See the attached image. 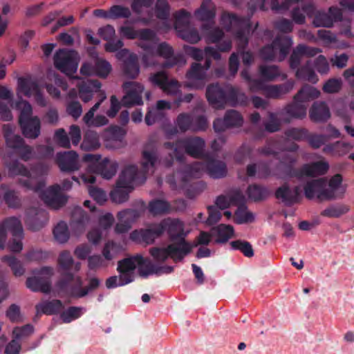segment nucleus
<instances>
[{
    "label": "nucleus",
    "mask_w": 354,
    "mask_h": 354,
    "mask_svg": "<svg viewBox=\"0 0 354 354\" xmlns=\"http://www.w3.org/2000/svg\"><path fill=\"white\" fill-rule=\"evenodd\" d=\"M15 108L19 111V122L30 119L32 114L31 105L25 100H19L15 104Z\"/></svg>",
    "instance_id": "obj_61"
},
{
    "label": "nucleus",
    "mask_w": 354,
    "mask_h": 354,
    "mask_svg": "<svg viewBox=\"0 0 354 354\" xmlns=\"http://www.w3.org/2000/svg\"><path fill=\"white\" fill-rule=\"evenodd\" d=\"M23 135L29 139H36L40 135L41 122L38 117L19 122Z\"/></svg>",
    "instance_id": "obj_31"
},
{
    "label": "nucleus",
    "mask_w": 354,
    "mask_h": 354,
    "mask_svg": "<svg viewBox=\"0 0 354 354\" xmlns=\"http://www.w3.org/2000/svg\"><path fill=\"white\" fill-rule=\"evenodd\" d=\"M353 149V145L347 142H337L333 145H328L324 148V151L326 153L332 152L336 156H344Z\"/></svg>",
    "instance_id": "obj_57"
},
{
    "label": "nucleus",
    "mask_w": 354,
    "mask_h": 354,
    "mask_svg": "<svg viewBox=\"0 0 354 354\" xmlns=\"http://www.w3.org/2000/svg\"><path fill=\"white\" fill-rule=\"evenodd\" d=\"M309 117L314 122H325L330 118V112L325 102H315L309 111Z\"/></svg>",
    "instance_id": "obj_32"
},
{
    "label": "nucleus",
    "mask_w": 354,
    "mask_h": 354,
    "mask_svg": "<svg viewBox=\"0 0 354 354\" xmlns=\"http://www.w3.org/2000/svg\"><path fill=\"white\" fill-rule=\"evenodd\" d=\"M315 12V6L313 4H308L301 9L296 8L292 11L291 17L292 20L298 24H303L306 21L305 14L309 17H313Z\"/></svg>",
    "instance_id": "obj_45"
},
{
    "label": "nucleus",
    "mask_w": 354,
    "mask_h": 354,
    "mask_svg": "<svg viewBox=\"0 0 354 354\" xmlns=\"http://www.w3.org/2000/svg\"><path fill=\"white\" fill-rule=\"evenodd\" d=\"M153 12L158 19L167 20L171 12V7L167 0H156L153 7Z\"/></svg>",
    "instance_id": "obj_51"
},
{
    "label": "nucleus",
    "mask_w": 354,
    "mask_h": 354,
    "mask_svg": "<svg viewBox=\"0 0 354 354\" xmlns=\"http://www.w3.org/2000/svg\"><path fill=\"white\" fill-rule=\"evenodd\" d=\"M112 71L110 63L102 57H96L95 59V75L100 77L106 78Z\"/></svg>",
    "instance_id": "obj_56"
},
{
    "label": "nucleus",
    "mask_w": 354,
    "mask_h": 354,
    "mask_svg": "<svg viewBox=\"0 0 354 354\" xmlns=\"http://www.w3.org/2000/svg\"><path fill=\"white\" fill-rule=\"evenodd\" d=\"M230 245L232 249L241 251L245 257H252L254 256V250L252 245L243 240H236L230 242Z\"/></svg>",
    "instance_id": "obj_63"
},
{
    "label": "nucleus",
    "mask_w": 354,
    "mask_h": 354,
    "mask_svg": "<svg viewBox=\"0 0 354 354\" xmlns=\"http://www.w3.org/2000/svg\"><path fill=\"white\" fill-rule=\"evenodd\" d=\"M47 221V215L44 211L32 209L28 212L26 223L32 230H38Z\"/></svg>",
    "instance_id": "obj_36"
},
{
    "label": "nucleus",
    "mask_w": 354,
    "mask_h": 354,
    "mask_svg": "<svg viewBox=\"0 0 354 354\" xmlns=\"http://www.w3.org/2000/svg\"><path fill=\"white\" fill-rule=\"evenodd\" d=\"M120 59H124L123 71L131 79H136L140 73L138 56L127 49H123L117 53Z\"/></svg>",
    "instance_id": "obj_21"
},
{
    "label": "nucleus",
    "mask_w": 354,
    "mask_h": 354,
    "mask_svg": "<svg viewBox=\"0 0 354 354\" xmlns=\"http://www.w3.org/2000/svg\"><path fill=\"white\" fill-rule=\"evenodd\" d=\"M320 95L319 91L316 88L305 85L294 96L295 102H306L317 98Z\"/></svg>",
    "instance_id": "obj_40"
},
{
    "label": "nucleus",
    "mask_w": 354,
    "mask_h": 354,
    "mask_svg": "<svg viewBox=\"0 0 354 354\" xmlns=\"http://www.w3.org/2000/svg\"><path fill=\"white\" fill-rule=\"evenodd\" d=\"M133 189L120 187L117 183V186L110 194L111 200L115 203H122L128 201L129 194Z\"/></svg>",
    "instance_id": "obj_58"
},
{
    "label": "nucleus",
    "mask_w": 354,
    "mask_h": 354,
    "mask_svg": "<svg viewBox=\"0 0 354 354\" xmlns=\"http://www.w3.org/2000/svg\"><path fill=\"white\" fill-rule=\"evenodd\" d=\"M125 95L122 99V104L124 106L140 105L142 103V93L144 86L137 82H125L122 84Z\"/></svg>",
    "instance_id": "obj_14"
},
{
    "label": "nucleus",
    "mask_w": 354,
    "mask_h": 354,
    "mask_svg": "<svg viewBox=\"0 0 354 354\" xmlns=\"http://www.w3.org/2000/svg\"><path fill=\"white\" fill-rule=\"evenodd\" d=\"M57 163L62 171L73 172L81 168L79 155L75 151H68L57 154Z\"/></svg>",
    "instance_id": "obj_20"
},
{
    "label": "nucleus",
    "mask_w": 354,
    "mask_h": 354,
    "mask_svg": "<svg viewBox=\"0 0 354 354\" xmlns=\"http://www.w3.org/2000/svg\"><path fill=\"white\" fill-rule=\"evenodd\" d=\"M314 19L313 24L315 27L333 26L334 22L339 21L342 17V10L337 7L332 6L328 9V12L322 10H316L313 14Z\"/></svg>",
    "instance_id": "obj_15"
},
{
    "label": "nucleus",
    "mask_w": 354,
    "mask_h": 354,
    "mask_svg": "<svg viewBox=\"0 0 354 354\" xmlns=\"http://www.w3.org/2000/svg\"><path fill=\"white\" fill-rule=\"evenodd\" d=\"M61 187L54 185L44 191L41 189L39 192L40 197L44 203L53 209H59L66 203V198L60 193Z\"/></svg>",
    "instance_id": "obj_17"
},
{
    "label": "nucleus",
    "mask_w": 354,
    "mask_h": 354,
    "mask_svg": "<svg viewBox=\"0 0 354 354\" xmlns=\"http://www.w3.org/2000/svg\"><path fill=\"white\" fill-rule=\"evenodd\" d=\"M194 15L201 21H208L214 17V6L209 0H204Z\"/></svg>",
    "instance_id": "obj_43"
},
{
    "label": "nucleus",
    "mask_w": 354,
    "mask_h": 354,
    "mask_svg": "<svg viewBox=\"0 0 354 354\" xmlns=\"http://www.w3.org/2000/svg\"><path fill=\"white\" fill-rule=\"evenodd\" d=\"M254 220L252 212L248 210L246 207L242 205L238 207L235 212L234 221L239 224L250 223Z\"/></svg>",
    "instance_id": "obj_64"
},
{
    "label": "nucleus",
    "mask_w": 354,
    "mask_h": 354,
    "mask_svg": "<svg viewBox=\"0 0 354 354\" xmlns=\"http://www.w3.org/2000/svg\"><path fill=\"white\" fill-rule=\"evenodd\" d=\"M72 283L73 285L69 290L71 295L73 297L80 298L86 296L90 291L96 289L99 286L100 281L97 278H92L90 279L88 285L83 288H82V285L79 286L76 283Z\"/></svg>",
    "instance_id": "obj_38"
},
{
    "label": "nucleus",
    "mask_w": 354,
    "mask_h": 354,
    "mask_svg": "<svg viewBox=\"0 0 354 354\" xmlns=\"http://www.w3.org/2000/svg\"><path fill=\"white\" fill-rule=\"evenodd\" d=\"M177 32L178 35L180 38L192 44L197 43L201 39L198 31L195 28H192L189 26H187L186 28H184V29H182L178 31Z\"/></svg>",
    "instance_id": "obj_60"
},
{
    "label": "nucleus",
    "mask_w": 354,
    "mask_h": 354,
    "mask_svg": "<svg viewBox=\"0 0 354 354\" xmlns=\"http://www.w3.org/2000/svg\"><path fill=\"white\" fill-rule=\"evenodd\" d=\"M192 251V246L184 239L178 242H173L166 248H152L149 250L150 254L157 262H165L169 257L174 261H181Z\"/></svg>",
    "instance_id": "obj_4"
},
{
    "label": "nucleus",
    "mask_w": 354,
    "mask_h": 354,
    "mask_svg": "<svg viewBox=\"0 0 354 354\" xmlns=\"http://www.w3.org/2000/svg\"><path fill=\"white\" fill-rule=\"evenodd\" d=\"M160 225L162 226V233L167 230L173 242L185 240L186 233L184 232V224L180 220L167 218L160 222Z\"/></svg>",
    "instance_id": "obj_25"
},
{
    "label": "nucleus",
    "mask_w": 354,
    "mask_h": 354,
    "mask_svg": "<svg viewBox=\"0 0 354 354\" xmlns=\"http://www.w3.org/2000/svg\"><path fill=\"white\" fill-rule=\"evenodd\" d=\"M324 196L326 201H332L343 196L346 188L342 185V176L337 174L327 180V187H325Z\"/></svg>",
    "instance_id": "obj_24"
},
{
    "label": "nucleus",
    "mask_w": 354,
    "mask_h": 354,
    "mask_svg": "<svg viewBox=\"0 0 354 354\" xmlns=\"http://www.w3.org/2000/svg\"><path fill=\"white\" fill-rule=\"evenodd\" d=\"M19 91L25 95L30 97L34 96L36 102L41 106H46V100L40 92L37 84L30 79L19 80Z\"/></svg>",
    "instance_id": "obj_23"
},
{
    "label": "nucleus",
    "mask_w": 354,
    "mask_h": 354,
    "mask_svg": "<svg viewBox=\"0 0 354 354\" xmlns=\"http://www.w3.org/2000/svg\"><path fill=\"white\" fill-rule=\"evenodd\" d=\"M228 99L232 102V105H245L248 103V97L237 88L232 87L229 90Z\"/></svg>",
    "instance_id": "obj_62"
},
{
    "label": "nucleus",
    "mask_w": 354,
    "mask_h": 354,
    "mask_svg": "<svg viewBox=\"0 0 354 354\" xmlns=\"http://www.w3.org/2000/svg\"><path fill=\"white\" fill-rule=\"evenodd\" d=\"M89 167V171H93L94 173L99 174L103 178L109 180L112 178L116 174L118 169V163L115 160L104 159L95 166Z\"/></svg>",
    "instance_id": "obj_29"
},
{
    "label": "nucleus",
    "mask_w": 354,
    "mask_h": 354,
    "mask_svg": "<svg viewBox=\"0 0 354 354\" xmlns=\"http://www.w3.org/2000/svg\"><path fill=\"white\" fill-rule=\"evenodd\" d=\"M295 82L288 80L286 83L277 85H268L266 88L265 96L269 98H280L290 93L294 88Z\"/></svg>",
    "instance_id": "obj_34"
},
{
    "label": "nucleus",
    "mask_w": 354,
    "mask_h": 354,
    "mask_svg": "<svg viewBox=\"0 0 354 354\" xmlns=\"http://www.w3.org/2000/svg\"><path fill=\"white\" fill-rule=\"evenodd\" d=\"M171 109V104L166 100H158L154 107L151 108L145 116V122L150 126L162 121L165 118V110Z\"/></svg>",
    "instance_id": "obj_28"
},
{
    "label": "nucleus",
    "mask_w": 354,
    "mask_h": 354,
    "mask_svg": "<svg viewBox=\"0 0 354 354\" xmlns=\"http://www.w3.org/2000/svg\"><path fill=\"white\" fill-rule=\"evenodd\" d=\"M173 16L174 18V28L177 32L189 26L192 15L186 10L180 9L175 12Z\"/></svg>",
    "instance_id": "obj_46"
},
{
    "label": "nucleus",
    "mask_w": 354,
    "mask_h": 354,
    "mask_svg": "<svg viewBox=\"0 0 354 354\" xmlns=\"http://www.w3.org/2000/svg\"><path fill=\"white\" fill-rule=\"evenodd\" d=\"M329 169V165L326 161H318L311 164H307L303 166L299 174L294 175L298 176H315L326 174Z\"/></svg>",
    "instance_id": "obj_33"
},
{
    "label": "nucleus",
    "mask_w": 354,
    "mask_h": 354,
    "mask_svg": "<svg viewBox=\"0 0 354 354\" xmlns=\"http://www.w3.org/2000/svg\"><path fill=\"white\" fill-rule=\"evenodd\" d=\"M50 167L46 163H38L31 169L32 177H34L35 189H31L35 192H39L44 186V183L39 181L38 178L45 176L48 174Z\"/></svg>",
    "instance_id": "obj_41"
},
{
    "label": "nucleus",
    "mask_w": 354,
    "mask_h": 354,
    "mask_svg": "<svg viewBox=\"0 0 354 354\" xmlns=\"http://www.w3.org/2000/svg\"><path fill=\"white\" fill-rule=\"evenodd\" d=\"M325 187H327V179L325 178L310 180L304 186V194L308 199L317 198L319 201H325Z\"/></svg>",
    "instance_id": "obj_18"
},
{
    "label": "nucleus",
    "mask_w": 354,
    "mask_h": 354,
    "mask_svg": "<svg viewBox=\"0 0 354 354\" xmlns=\"http://www.w3.org/2000/svg\"><path fill=\"white\" fill-rule=\"evenodd\" d=\"M100 158V156L98 155L86 154L84 156L83 160L85 162H89L91 163L88 167L87 172L86 174H82L80 176L84 183L93 184L95 182V177L93 175L89 174L93 172V171H89V167L92 165H93V167L96 166L98 163H96V162H97ZM93 169H95V167H93Z\"/></svg>",
    "instance_id": "obj_48"
},
{
    "label": "nucleus",
    "mask_w": 354,
    "mask_h": 354,
    "mask_svg": "<svg viewBox=\"0 0 354 354\" xmlns=\"http://www.w3.org/2000/svg\"><path fill=\"white\" fill-rule=\"evenodd\" d=\"M53 236L57 243H66L70 237V232L66 223L62 221L58 223L54 227Z\"/></svg>",
    "instance_id": "obj_53"
},
{
    "label": "nucleus",
    "mask_w": 354,
    "mask_h": 354,
    "mask_svg": "<svg viewBox=\"0 0 354 354\" xmlns=\"http://www.w3.org/2000/svg\"><path fill=\"white\" fill-rule=\"evenodd\" d=\"M55 66L60 71L71 75L77 68V54L73 50H59L54 55Z\"/></svg>",
    "instance_id": "obj_9"
},
{
    "label": "nucleus",
    "mask_w": 354,
    "mask_h": 354,
    "mask_svg": "<svg viewBox=\"0 0 354 354\" xmlns=\"http://www.w3.org/2000/svg\"><path fill=\"white\" fill-rule=\"evenodd\" d=\"M167 149L172 150L176 160L182 161L184 152L194 158H201L205 153V141L200 137L192 136L178 140L175 143L167 142L164 144Z\"/></svg>",
    "instance_id": "obj_3"
},
{
    "label": "nucleus",
    "mask_w": 354,
    "mask_h": 354,
    "mask_svg": "<svg viewBox=\"0 0 354 354\" xmlns=\"http://www.w3.org/2000/svg\"><path fill=\"white\" fill-rule=\"evenodd\" d=\"M174 124L175 127L164 128V132L167 138H171L178 132L184 133L187 131H205L209 126V122L203 114L194 117L189 113L182 112L176 118Z\"/></svg>",
    "instance_id": "obj_2"
},
{
    "label": "nucleus",
    "mask_w": 354,
    "mask_h": 354,
    "mask_svg": "<svg viewBox=\"0 0 354 354\" xmlns=\"http://www.w3.org/2000/svg\"><path fill=\"white\" fill-rule=\"evenodd\" d=\"M260 75L266 80L272 81L280 77L282 80L287 78V75L279 70L275 65H261L259 66Z\"/></svg>",
    "instance_id": "obj_39"
},
{
    "label": "nucleus",
    "mask_w": 354,
    "mask_h": 354,
    "mask_svg": "<svg viewBox=\"0 0 354 354\" xmlns=\"http://www.w3.org/2000/svg\"><path fill=\"white\" fill-rule=\"evenodd\" d=\"M248 198L252 201H258L265 199L268 197L270 192L263 187L257 185H252L248 187L247 189Z\"/></svg>",
    "instance_id": "obj_55"
},
{
    "label": "nucleus",
    "mask_w": 354,
    "mask_h": 354,
    "mask_svg": "<svg viewBox=\"0 0 354 354\" xmlns=\"http://www.w3.org/2000/svg\"><path fill=\"white\" fill-rule=\"evenodd\" d=\"M275 196L277 198L281 199L286 205H292L299 201L300 189L298 187L290 189V187L285 184L277 189Z\"/></svg>",
    "instance_id": "obj_30"
},
{
    "label": "nucleus",
    "mask_w": 354,
    "mask_h": 354,
    "mask_svg": "<svg viewBox=\"0 0 354 354\" xmlns=\"http://www.w3.org/2000/svg\"><path fill=\"white\" fill-rule=\"evenodd\" d=\"M100 147L99 136L93 131H88L84 136L81 148L85 150H91Z\"/></svg>",
    "instance_id": "obj_54"
},
{
    "label": "nucleus",
    "mask_w": 354,
    "mask_h": 354,
    "mask_svg": "<svg viewBox=\"0 0 354 354\" xmlns=\"http://www.w3.org/2000/svg\"><path fill=\"white\" fill-rule=\"evenodd\" d=\"M296 77L299 79L308 81L311 83H316L318 81V76L310 66V61L306 62L305 65L298 68L296 72Z\"/></svg>",
    "instance_id": "obj_47"
},
{
    "label": "nucleus",
    "mask_w": 354,
    "mask_h": 354,
    "mask_svg": "<svg viewBox=\"0 0 354 354\" xmlns=\"http://www.w3.org/2000/svg\"><path fill=\"white\" fill-rule=\"evenodd\" d=\"M8 232L12 237L23 238V227L19 218L9 217L0 222V249L5 248Z\"/></svg>",
    "instance_id": "obj_12"
},
{
    "label": "nucleus",
    "mask_w": 354,
    "mask_h": 354,
    "mask_svg": "<svg viewBox=\"0 0 354 354\" xmlns=\"http://www.w3.org/2000/svg\"><path fill=\"white\" fill-rule=\"evenodd\" d=\"M138 46L142 49H151L158 43L156 33L150 29H142L138 32Z\"/></svg>",
    "instance_id": "obj_35"
},
{
    "label": "nucleus",
    "mask_w": 354,
    "mask_h": 354,
    "mask_svg": "<svg viewBox=\"0 0 354 354\" xmlns=\"http://www.w3.org/2000/svg\"><path fill=\"white\" fill-rule=\"evenodd\" d=\"M138 254L120 260L118 263L117 270L124 283H131L134 280V271L139 264Z\"/></svg>",
    "instance_id": "obj_22"
},
{
    "label": "nucleus",
    "mask_w": 354,
    "mask_h": 354,
    "mask_svg": "<svg viewBox=\"0 0 354 354\" xmlns=\"http://www.w3.org/2000/svg\"><path fill=\"white\" fill-rule=\"evenodd\" d=\"M206 97L215 109L223 108L227 101L223 89L218 84H212L207 87Z\"/></svg>",
    "instance_id": "obj_27"
},
{
    "label": "nucleus",
    "mask_w": 354,
    "mask_h": 354,
    "mask_svg": "<svg viewBox=\"0 0 354 354\" xmlns=\"http://www.w3.org/2000/svg\"><path fill=\"white\" fill-rule=\"evenodd\" d=\"M214 230L216 232L217 238L215 242L217 243H224L234 235L233 227L229 225L221 224Z\"/></svg>",
    "instance_id": "obj_52"
},
{
    "label": "nucleus",
    "mask_w": 354,
    "mask_h": 354,
    "mask_svg": "<svg viewBox=\"0 0 354 354\" xmlns=\"http://www.w3.org/2000/svg\"><path fill=\"white\" fill-rule=\"evenodd\" d=\"M106 95L102 94L101 100L95 103L84 115L82 120L88 127H100L108 124L109 120L106 116L97 115L94 117L95 112L99 109L101 103L106 99Z\"/></svg>",
    "instance_id": "obj_26"
},
{
    "label": "nucleus",
    "mask_w": 354,
    "mask_h": 354,
    "mask_svg": "<svg viewBox=\"0 0 354 354\" xmlns=\"http://www.w3.org/2000/svg\"><path fill=\"white\" fill-rule=\"evenodd\" d=\"M202 171H207L209 175L214 178L224 177L227 174V168L225 162L213 159H208L205 163L197 162L192 168L191 176L198 177Z\"/></svg>",
    "instance_id": "obj_10"
},
{
    "label": "nucleus",
    "mask_w": 354,
    "mask_h": 354,
    "mask_svg": "<svg viewBox=\"0 0 354 354\" xmlns=\"http://www.w3.org/2000/svg\"><path fill=\"white\" fill-rule=\"evenodd\" d=\"M297 103L289 104L285 108L284 111L288 116L286 122H290L292 118L301 119L306 116V106Z\"/></svg>",
    "instance_id": "obj_49"
},
{
    "label": "nucleus",
    "mask_w": 354,
    "mask_h": 354,
    "mask_svg": "<svg viewBox=\"0 0 354 354\" xmlns=\"http://www.w3.org/2000/svg\"><path fill=\"white\" fill-rule=\"evenodd\" d=\"M222 22L227 30L235 32L239 48L243 49L248 44V35L250 29V19L239 17L234 14H224L222 16Z\"/></svg>",
    "instance_id": "obj_6"
},
{
    "label": "nucleus",
    "mask_w": 354,
    "mask_h": 354,
    "mask_svg": "<svg viewBox=\"0 0 354 354\" xmlns=\"http://www.w3.org/2000/svg\"><path fill=\"white\" fill-rule=\"evenodd\" d=\"M35 308L37 313L53 315L60 312L63 308V304L61 301L55 299L50 301H43L38 304Z\"/></svg>",
    "instance_id": "obj_42"
},
{
    "label": "nucleus",
    "mask_w": 354,
    "mask_h": 354,
    "mask_svg": "<svg viewBox=\"0 0 354 354\" xmlns=\"http://www.w3.org/2000/svg\"><path fill=\"white\" fill-rule=\"evenodd\" d=\"M3 130L8 147L19 149L25 143L20 136L14 133L13 128L10 124H5L3 127Z\"/></svg>",
    "instance_id": "obj_37"
},
{
    "label": "nucleus",
    "mask_w": 354,
    "mask_h": 354,
    "mask_svg": "<svg viewBox=\"0 0 354 354\" xmlns=\"http://www.w3.org/2000/svg\"><path fill=\"white\" fill-rule=\"evenodd\" d=\"M292 41L289 37H277L272 44L263 48L260 55L263 59L282 61L288 55Z\"/></svg>",
    "instance_id": "obj_7"
},
{
    "label": "nucleus",
    "mask_w": 354,
    "mask_h": 354,
    "mask_svg": "<svg viewBox=\"0 0 354 354\" xmlns=\"http://www.w3.org/2000/svg\"><path fill=\"white\" fill-rule=\"evenodd\" d=\"M156 50L158 57H161L165 59L162 66L165 68H171L177 66L180 68L186 64V59L180 54H174L171 46L167 43L157 44Z\"/></svg>",
    "instance_id": "obj_13"
},
{
    "label": "nucleus",
    "mask_w": 354,
    "mask_h": 354,
    "mask_svg": "<svg viewBox=\"0 0 354 354\" xmlns=\"http://www.w3.org/2000/svg\"><path fill=\"white\" fill-rule=\"evenodd\" d=\"M34 276L26 280V286L32 291L48 293L50 290L49 278L53 274V268L44 267L33 272Z\"/></svg>",
    "instance_id": "obj_11"
},
{
    "label": "nucleus",
    "mask_w": 354,
    "mask_h": 354,
    "mask_svg": "<svg viewBox=\"0 0 354 354\" xmlns=\"http://www.w3.org/2000/svg\"><path fill=\"white\" fill-rule=\"evenodd\" d=\"M8 174L11 176H19V183L23 187L31 189H35L34 177L31 171L19 161H14L8 166Z\"/></svg>",
    "instance_id": "obj_16"
},
{
    "label": "nucleus",
    "mask_w": 354,
    "mask_h": 354,
    "mask_svg": "<svg viewBox=\"0 0 354 354\" xmlns=\"http://www.w3.org/2000/svg\"><path fill=\"white\" fill-rule=\"evenodd\" d=\"M158 162L156 149L151 145H147L142 153L140 162L142 170L138 171V167L134 165L125 166L117 181L118 185L129 189H133L135 185L144 182L146 174L153 171Z\"/></svg>",
    "instance_id": "obj_1"
},
{
    "label": "nucleus",
    "mask_w": 354,
    "mask_h": 354,
    "mask_svg": "<svg viewBox=\"0 0 354 354\" xmlns=\"http://www.w3.org/2000/svg\"><path fill=\"white\" fill-rule=\"evenodd\" d=\"M162 234V226L160 223L150 225L148 228L136 230L130 234V239L136 242L152 243Z\"/></svg>",
    "instance_id": "obj_19"
},
{
    "label": "nucleus",
    "mask_w": 354,
    "mask_h": 354,
    "mask_svg": "<svg viewBox=\"0 0 354 354\" xmlns=\"http://www.w3.org/2000/svg\"><path fill=\"white\" fill-rule=\"evenodd\" d=\"M100 86V82L97 80L90 81L86 84H82L79 89L80 97L84 102H88L93 98V89L97 91Z\"/></svg>",
    "instance_id": "obj_44"
},
{
    "label": "nucleus",
    "mask_w": 354,
    "mask_h": 354,
    "mask_svg": "<svg viewBox=\"0 0 354 354\" xmlns=\"http://www.w3.org/2000/svg\"><path fill=\"white\" fill-rule=\"evenodd\" d=\"M211 61L207 59L205 65L193 63L186 73L185 86L192 89H202L207 81V71L210 68Z\"/></svg>",
    "instance_id": "obj_8"
},
{
    "label": "nucleus",
    "mask_w": 354,
    "mask_h": 354,
    "mask_svg": "<svg viewBox=\"0 0 354 354\" xmlns=\"http://www.w3.org/2000/svg\"><path fill=\"white\" fill-rule=\"evenodd\" d=\"M138 258L140 259L139 260L138 272L139 274L142 277H146L149 274L153 273H158L159 270L157 269L151 261L149 259H145L142 255L138 254Z\"/></svg>",
    "instance_id": "obj_50"
},
{
    "label": "nucleus",
    "mask_w": 354,
    "mask_h": 354,
    "mask_svg": "<svg viewBox=\"0 0 354 354\" xmlns=\"http://www.w3.org/2000/svg\"><path fill=\"white\" fill-rule=\"evenodd\" d=\"M170 205L163 200H155L149 203V210L153 215H159L168 213Z\"/></svg>",
    "instance_id": "obj_59"
},
{
    "label": "nucleus",
    "mask_w": 354,
    "mask_h": 354,
    "mask_svg": "<svg viewBox=\"0 0 354 354\" xmlns=\"http://www.w3.org/2000/svg\"><path fill=\"white\" fill-rule=\"evenodd\" d=\"M58 266L62 270V279L58 283L60 289L65 290L70 283H76L79 286L82 285L80 277L76 276L71 271L78 272L80 270V263H75L70 252L62 251L58 258Z\"/></svg>",
    "instance_id": "obj_5"
}]
</instances>
